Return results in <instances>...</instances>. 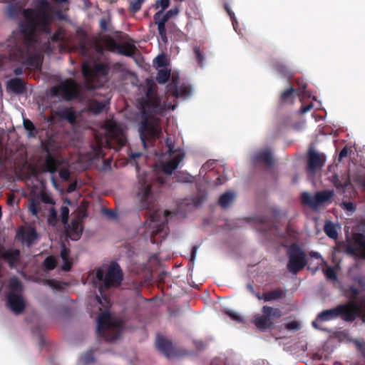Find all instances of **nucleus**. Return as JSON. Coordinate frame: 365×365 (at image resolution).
<instances>
[{"mask_svg":"<svg viewBox=\"0 0 365 365\" xmlns=\"http://www.w3.org/2000/svg\"><path fill=\"white\" fill-rule=\"evenodd\" d=\"M48 9V1L40 0L35 9L24 10V21L19 24V34L9 40V53L11 61L33 68H41L42 60L36 51V33L50 34Z\"/></svg>","mask_w":365,"mask_h":365,"instance_id":"1","label":"nucleus"},{"mask_svg":"<svg viewBox=\"0 0 365 365\" xmlns=\"http://www.w3.org/2000/svg\"><path fill=\"white\" fill-rule=\"evenodd\" d=\"M141 120L139 123L138 131L140 140L145 148L147 143L158 138L161 134V129L158 123H153L150 119L157 114H163L165 110L161 103V98L158 96L152 85L146 91V99L142 103Z\"/></svg>","mask_w":365,"mask_h":365,"instance_id":"2","label":"nucleus"},{"mask_svg":"<svg viewBox=\"0 0 365 365\" xmlns=\"http://www.w3.org/2000/svg\"><path fill=\"white\" fill-rule=\"evenodd\" d=\"M356 306L354 303L339 304L334 308L325 309L318 314L316 321L312 322V326L317 329L324 330L317 322H327L340 317L344 321L352 322L356 319Z\"/></svg>","mask_w":365,"mask_h":365,"instance_id":"3","label":"nucleus"},{"mask_svg":"<svg viewBox=\"0 0 365 365\" xmlns=\"http://www.w3.org/2000/svg\"><path fill=\"white\" fill-rule=\"evenodd\" d=\"M123 328V322L113 317L109 312H103L98 317L96 333L103 339L113 341L117 339Z\"/></svg>","mask_w":365,"mask_h":365,"instance_id":"4","label":"nucleus"},{"mask_svg":"<svg viewBox=\"0 0 365 365\" xmlns=\"http://www.w3.org/2000/svg\"><path fill=\"white\" fill-rule=\"evenodd\" d=\"M283 314L279 308L264 305L261 312L253 316L252 322L262 331L271 329Z\"/></svg>","mask_w":365,"mask_h":365,"instance_id":"5","label":"nucleus"},{"mask_svg":"<svg viewBox=\"0 0 365 365\" xmlns=\"http://www.w3.org/2000/svg\"><path fill=\"white\" fill-rule=\"evenodd\" d=\"M96 278L102 282L104 288L108 289L112 287H118L123 279V274L120 265L117 262H113L108 266L106 273L102 269H97Z\"/></svg>","mask_w":365,"mask_h":365,"instance_id":"6","label":"nucleus"},{"mask_svg":"<svg viewBox=\"0 0 365 365\" xmlns=\"http://www.w3.org/2000/svg\"><path fill=\"white\" fill-rule=\"evenodd\" d=\"M288 262L287 269L292 274H297L302 270L307 264L305 252L299 244L294 242L291 244L287 252Z\"/></svg>","mask_w":365,"mask_h":365,"instance_id":"7","label":"nucleus"},{"mask_svg":"<svg viewBox=\"0 0 365 365\" xmlns=\"http://www.w3.org/2000/svg\"><path fill=\"white\" fill-rule=\"evenodd\" d=\"M334 196V192L332 190L318 191L313 196L307 192H303L300 195V200L303 205L316 210L322 206L330 204Z\"/></svg>","mask_w":365,"mask_h":365,"instance_id":"8","label":"nucleus"},{"mask_svg":"<svg viewBox=\"0 0 365 365\" xmlns=\"http://www.w3.org/2000/svg\"><path fill=\"white\" fill-rule=\"evenodd\" d=\"M53 96H61L66 101H71L77 98L80 93V89L77 83L71 78L67 79L59 86H53L51 88Z\"/></svg>","mask_w":365,"mask_h":365,"instance_id":"9","label":"nucleus"},{"mask_svg":"<svg viewBox=\"0 0 365 365\" xmlns=\"http://www.w3.org/2000/svg\"><path fill=\"white\" fill-rule=\"evenodd\" d=\"M168 215H170V212L168 210H165L163 215H162L160 210L150 212L148 227L153 229L151 232L152 237L160 233H167V216Z\"/></svg>","mask_w":365,"mask_h":365,"instance_id":"10","label":"nucleus"},{"mask_svg":"<svg viewBox=\"0 0 365 365\" xmlns=\"http://www.w3.org/2000/svg\"><path fill=\"white\" fill-rule=\"evenodd\" d=\"M107 132L106 141L109 146L111 143H115L118 148H121L126 144L127 140L123 129L114 121H110L106 125Z\"/></svg>","mask_w":365,"mask_h":365,"instance_id":"11","label":"nucleus"},{"mask_svg":"<svg viewBox=\"0 0 365 365\" xmlns=\"http://www.w3.org/2000/svg\"><path fill=\"white\" fill-rule=\"evenodd\" d=\"M109 66L107 63L95 62L93 65L86 62L82 65V73L88 82H93L98 76H106Z\"/></svg>","mask_w":365,"mask_h":365,"instance_id":"12","label":"nucleus"},{"mask_svg":"<svg viewBox=\"0 0 365 365\" xmlns=\"http://www.w3.org/2000/svg\"><path fill=\"white\" fill-rule=\"evenodd\" d=\"M359 293V289L351 285L344 289V295L349 300L347 303L353 302L356 306V318L361 317L365 322V297H362L359 302H357Z\"/></svg>","mask_w":365,"mask_h":365,"instance_id":"13","label":"nucleus"},{"mask_svg":"<svg viewBox=\"0 0 365 365\" xmlns=\"http://www.w3.org/2000/svg\"><path fill=\"white\" fill-rule=\"evenodd\" d=\"M167 92L175 98H186L191 93V88L185 84L179 86V78L173 76L172 81L167 86Z\"/></svg>","mask_w":365,"mask_h":365,"instance_id":"14","label":"nucleus"},{"mask_svg":"<svg viewBox=\"0 0 365 365\" xmlns=\"http://www.w3.org/2000/svg\"><path fill=\"white\" fill-rule=\"evenodd\" d=\"M156 347L167 358H173L182 355L178 350H176L172 342L163 336L158 335L156 338Z\"/></svg>","mask_w":365,"mask_h":365,"instance_id":"15","label":"nucleus"},{"mask_svg":"<svg viewBox=\"0 0 365 365\" xmlns=\"http://www.w3.org/2000/svg\"><path fill=\"white\" fill-rule=\"evenodd\" d=\"M139 184L140 187L139 189L138 195L140 199L141 207L145 209H150V199L152 195L151 184L147 178H139Z\"/></svg>","mask_w":365,"mask_h":365,"instance_id":"16","label":"nucleus"},{"mask_svg":"<svg viewBox=\"0 0 365 365\" xmlns=\"http://www.w3.org/2000/svg\"><path fill=\"white\" fill-rule=\"evenodd\" d=\"M6 305L16 314L22 313L26 307L22 295L14 292H9L6 295Z\"/></svg>","mask_w":365,"mask_h":365,"instance_id":"17","label":"nucleus"},{"mask_svg":"<svg viewBox=\"0 0 365 365\" xmlns=\"http://www.w3.org/2000/svg\"><path fill=\"white\" fill-rule=\"evenodd\" d=\"M325 161L326 157L324 154H320L312 148L309 149L307 153V171L309 173L315 172L324 166Z\"/></svg>","mask_w":365,"mask_h":365,"instance_id":"18","label":"nucleus"},{"mask_svg":"<svg viewBox=\"0 0 365 365\" xmlns=\"http://www.w3.org/2000/svg\"><path fill=\"white\" fill-rule=\"evenodd\" d=\"M54 201L53 198L44 192H41L35 197L29 200V210L31 213H36V207L37 205H43V206H53Z\"/></svg>","mask_w":365,"mask_h":365,"instance_id":"19","label":"nucleus"},{"mask_svg":"<svg viewBox=\"0 0 365 365\" xmlns=\"http://www.w3.org/2000/svg\"><path fill=\"white\" fill-rule=\"evenodd\" d=\"M43 149L47 153L43 165V170L53 174L56 172L60 165L59 161L52 155L47 145L43 143Z\"/></svg>","mask_w":365,"mask_h":365,"instance_id":"20","label":"nucleus"},{"mask_svg":"<svg viewBox=\"0 0 365 365\" xmlns=\"http://www.w3.org/2000/svg\"><path fill=\"white\" fill-rule=\"evenodd\" d=\"M0 257L6 261L10 267H14L19 260L20 251L19 250H4L0 247Z\"/></svg>","mask_w":365,"mask_h":365,"instance_id":"21","label":"nucleus"},{"mask_svg":"<svg viewBox=\"0 0 365 365\" xmlns=\"http://www.w3.org/2000/svg\"><path fill=\"white\" fill-rule=\"evenodd\" d=\"M23 242L26 243L28 246L34 244L37 239L38 235L34 228H21L17 233Z\"/></svg>","mask_w":365,"mask_h":365,"instance_id":"22","label":"nucleus"},{"mask_svg":"<svg viewBox=\"0 0 365 365\" xmlns=\"http://www.w3.org/2000/svg\"><path fill=\"white\" fill-rule=\"evenodd\" d=\"M6 89L15 94H23L26 91L25 83L19 78H14L8 81Z\"/></svg>","mask_w":365,"mask_h":365,"instance_id":"23","label":"nucleus"},{"mask_svg":"<svg viewBox=\"0 0 365 365\" xmlns=\"http://www.w3.org/2000/svg\"><path fill=\"white\" fill-rule=\"evenodd\" d=\"M185 158V153H180L176 155L173 159L165 162L162 165V170L166 175H171Z\"/></svg>","mask_w":365,"mask_h":365,"instance_id":"24","label":"nucleus"},{"mask_svg":"<svg viewBox=\"0 0 365 365\" xmlns=\"http://www.w3.org/2000/svg\"><path fill=\"white\" fill-rule=\"evenodd\" d=\"M82 232V225L78 221H72L66 230L68 237L72 240H78L80 239Z\"/></svg>","mask_w":365,"mask_h":365,"instance_id":"25","label":"nucleus"},{"mask_svg":"<svg viewBox=\"0 0 365 365\" xmlns=\"http://www.w3.org/2000/svg\"><path fill=\"white\" fill-rule=\"evenodd\" d=\"M286 296V293L284 290L281 289H276L274 290L268 291L264 292L261 294V299L264 302H272L274 300H279L284 298Z\"/></svg>","mask_w":365,"mask_h":365,"instance_id":"26","label":"nucleus"},{"mask_svg":"<svg viewBox=\"0 0 365 365\" xmlns=\"http://www.w3.org/2000/svg\"><path fill=\"white\" fill-rule=\"evenodd\" d=\"M159 16L160 14H155L153 16V20L155 24L158 26V31L161 41L166 44L168 42L165 29L166 21L159 19Z\"/></svg>","mask_w":365,"mask_h":365,"instance_id":"27","label":"nucleus"},{"mask_svg":"<svg viewBox=\"0 0 365 365\" xmlns=\"http://www.w3.org/2000/svg\"><path fill=\"white\" fill-rule=\"evenodd\" d=\"M254 159L257 163H264L269 166L272 165V155L269 150L259 151L255 155Z\"/></svg>","mask_w":365,"mask_h":365,"instance_id":"28","label":"nucleus"},{"mask_svg":"<svg viewBox=\"0 0 365 365\" xmlns=\"http://www.w3.org/2000/svg\"><path fill=\"white\" fill-rule=\"evenodd\" d=\"M56 114L59 118L67 120L71 124L76 122V115L71 108H64L61 109L57 111Z\"/></svg>","mask_w":365,"mask_h":365,"instance_id":"29","label":"nucleus"},{"mask_svg":"<svg viewBox=\"0 0 365 365\" xmlns=\"http://www.w3.org/2000/svg\"><path fill=\"white\" fill-rule=\"evenodd\" d=\"M235 198V195L233 192H225L219 197L218 204L224 209L227 208L234 202Z\"/></svg>","mask_w":365,"mask_h":365,"instance_id":"30","label":"nucleus"},{"mask_svg":"<svg viewBox=\"0 0 365 365\" xmlns=\"http://www.w3.org/2000/svg\"><path fill=\"white\" fill-rule=\"evenodd\" d=\"M22 12L21 6L16 2H9L6 7V14L11 19L18 17Z\"/></svg>","mask_w":365,"mask_h":365,"instance_id":"31","label":"nucleus"},{"mask_svg":"<svg viewBox=\"0 0 365 365\" xmlns=\"http://www.w3.org/2000/svg\"><path fill=\"white\" fill-rule=\"evenodd\" d=\"M354 242L358 245L359 249V257L365 259V235L362 233H355L353 235Z\"/></svg>","mask_w":365,"mask_h":365,"instance_id":"32","label":"nucleus"},{"mask_svg":"<svg viewBox=\"0 0 365 365\" xmlns=\"http://www.w3.org/2000/svg\"><path fill=\"white\" fill-rule=\"evenodd\" d=\"M332 182L334 185L338 189L346 188L351 184L350 178L348 175L342 176L340 178L336 174L332 176Z\"/></svg>","mask_w":365,"mask_h":365,"instance_id":"33","label":"nucleus"},{"mask_svg":"<svg viewBox=\"0 0 365 365\" xmlns=\"http://www.w3.org/2000/svg\"><path fill=\"white\" fill-rule=\"evenodd\" d=\"M136 50V47L133 44L121 43L119 44L118 53L125 56H133Z\"/></svg>","mask_w":365,"mask_h":365,"instance_id":"34","label":"nucleus"},{"mask_svg":"<svg viewBox=\"0 0 365 365\" xmlns=\"http://www.w3.org/2000/svg\"><path fill=\"white\" fill-rule=\"evenodd\" d=\"M52 42H61L63 44L68 43L66 31L63 28H58L51 36Z\"/></svg>","mask_w":365,"mask_h":365,"instance_id":"35","label":"nucleus"},{"mask_svg":"<svg viewBox=\"0 0 365 365\" xmlns=\"http://www.w3.org/2000/svg\"><path fill=\"white\" fill-rule=\"evenodd\" d=\"M324 231L326 233V235L331 239L335 240L338 237V232L334 224L330 221L326 222L324 226Z\"/></svg>","mask_w":365,"mask_h":365,"instance_id":"36","label":"nucleus"},{"mask_svg":"<svg viewBox=\"0 0 365 365\" xmlns=\"http://www.w3.org/2000/svg\"><path fill=\"white\" fill-rule=\"evenodd\" d=\"M274 66L277 72L284 77L291 78L293 75L289 68L282 63L277 62Z\"/></svg>","mask_w":365,"mask_h":365,"instance_id":"37","label":"nucleus"},{"mask_svg":"<svg viewBox=\"0 0 365 365\" xmlns=\"http://www.w3.org/2000/svg\"><path fill=\"white\" fill-rule=\"evenodd\" d=\"M103 45L105 48L110 52L118 51L119 46V44L115 41V40L110 36L104 38Z\"/></svg>","mask_w":365,"mask_h":365,"instance_id":"38","label":"nucleus"},{"mask_svg":"<svg viewBox=\"0 0 365 365\" xmlns=\"http://www.w3.org/2000/svg\"><path fill=\"white\" fill-rule=\"evenodd\" d=\"M105 102L93 100L89 104V110L94 114L101 113L105 108Z\"/></svg>","mask_w":365,"mask_h":365,"instance_id":"39","label":"nucleus"},{"mask_svg":"<svg viewBox=\"0 0 365 365\" xmlns=\"http://www.w3.org/2000/svg\"><path fill=\"white\" fill-rule=\"evenodd\" d=\"M179 13V9L178 7H175L173 9H171L166 11L165 14L163 13V10H160L155 14H160L159 19L164 20L165 21H168L170 18L173 17L174 16L178 15Z\"/></svg>","mask_w":365,"mask_h":365,"instance_id":"40","label":"nucleus"},{"mask_svg":"<svg viewBox=\"0 0 365 365\" xmlns=\"http://www.w3.org/2000/svg\"><path fill=\"white\" fill-rule=\"evenodd\" d=\"M170 77V71L168 69L159 70L156 76V81L160 84L165 83Z\"/></svg>","mask_w":365,"mask_h":365,"instance_id":"41","label":"nucleus"},{"mask_svg":"<svg viewBox=\"0 0 365 365\" xmlns=\"http://www.w3.org/2000/svg\"><path fill=\"white\" fill-rule=\"evenodd\" d=\"M24 127L28 131L29 137H36L37 135V130L34 124L29 119L24 120Z\"/></svg>","mask_w":365,"mask_h":365,"instance_id":"42","label":"nucleus"},{"mask_svg":"<svg viewBox=\"0 0 365 365\" xmlns=\"http://www.w3.org/2000/svg\"><path fill=\"white\" fill-rule=\"evenodd\" d=\"M47 217L48 223L51 225H56L58 222L57 212L53 206L49 207V211L46 215Z\"/></svg>","mask_w":365,"mask_h":365,"instance_id":"43","label":"nucleus"},{"mask_svg":"<svg viewBox=\"0 0 365 365\" xmlns=\"http://www.w3.org/2000/svg\"><path fill=\"white\" fill-rule=\"evenodd\" d=\"M296 90L292 87H290L288 89L283 91L280 95L281 102L286 103L291 101L293 98V96Z\"/></svg>","mask_w":365,"mask_h":365,"instance_id":"44","label":"nucleus"},{"mask_svg":"<svg viewBox=\"0 0 365 365\" xmlns=\"http://www.w3.org/2000/svg\"><path fill=\"white\" fill-rule=\"evenodd\" d=\"M43 266L47 270H53L56 267V259L53 256L47 257L43 261Z\"/></svg>","mask_w":365,"mask_h":365,"instance_id":"45","label":"nucleus"},{"mask_svg":"<svg viewBox=\"0 0 365 365\" xmlns=\"http://www.w3.org/2000/svg\"><path fill=\"white\" fill-rule=\"evenodd\" d=\"M145 0H133L130 2V11L136 13L140 10L142 4Z\"/></svg>","mask_w":365,"mask_h":365,"instance_id":"46","label":"nucleus"},{"mask_svg":"<svg viewBox=\"0 0 365 365\" xmlns=\"http://www.w3.org/2000/svg\"><path fill=\"white\" fill-rule=\"evenodd\" d=\"M36 212L31 213L34 216H43L45 217L49 211V205L43 206V205H37L36 207Z\"/></svg>","mask_w":365,"mask_h":365,"instance_id":"47","label":"nucleus"},{"mask_svg":"<svg viewBox=\"0 0 365 365\" xmlns=\"http://www.w3.org/2000/svg\"><path fill=\"white\" fill-rule=\"evenodd\" d=\"M81 361L84 364H90L94 361V354L92 350L87 351L81 356Z\"/></svg>","mask_w":365,"mask_h":365,"instance_id":"48","label":"nucleus"},{"mask_svg":"<svg viewBox=\"0 0 365 365\" xmlns=\"http://www.w3.org/2000/svg\"><path fill=\"white\" fill-rule=\"evenodd\" d=\"M323 272L324 275L328 279L331 280H336L337 278L336 274L331 267H327L326 268L323 269Z\"/></svg>","mask_w":365,"mask_h":365,"instance_id":"49","label":"nucleus"},{"mask_svg":"<svg viewBox=\"0 0 365 365\" xmlns=\"http://www.w3.org/2000/svg\"><path fill=\"white\" fill-rule=\"evenodd\" d=\"M10 288L11 289V292L16 291L18 292H21L22 286L19 280L17 279H12L10 282Z\"/></svg>","mask_w":365,"mask_h":365,"instance_id":"50","label":"nucleus"},{"mask_svg":"<svg viewBox=\"0 0 365 365\" xmlns=\"http://www.w3.org/2000/svg\"><path fill=\"white\" fill-rule=\"evenodd\" d=\"M44 284L49 286L50 287L56 289H62L63 287L61 282L56 279H47L44 282Z\"/></svg>","mask_w":365,"mask_h":365,"instance_id":"51","label":"nucleus"},{"mask_svg":"<svg viewBox=\"0 0 365 365\" xmlns=\"http://www.w3.org/2000/svg\"><path fill=\"white\" fill-rule=\"evenodd\" d=\"M61 221L63 223H66L69 215V209L66 206H61L60 209Z\"/></svg>","mask_w":365,"mask_h":365,"instance_id":"52","label":"nucleus"},{"mask_svg":"<svg viewBox=\"0 0 365 365\" xmlns=\"http://www.w3.org/2000/svg\"><path fill=\"white\" fill-rule=\"evenodd\" d=\"M193 51L197 63L202 66L205 58L202 53H201L200 48L196 46L194 48Z\"/></svg>","mask_w":365,"mask_h":365,"instance_id":"53","label":"nucleus"},{"mask_svg":"<svg viewBox=\"0 0 365 365\" xmlns=\"http://www.w3.org/2000/svg\"><path fill=\"white\" fill-rule=\"evenodd\" d=\"M206 199V195L205 193H198L194 198H193V203L195 205H200L201 203H202Z\"/></svg>","mask_w":365,"mask_h":365,"instance_id":"54","label":"nucleus"},{"mask_svg":"<svg viewBox=\"0 0 365 365\" xmlns=\"http://www.w3.org/2000/svg\"><path fill=\"white\" fill-rule=\"evenodd\" d=\"M165 145L168 148V153L170 155L174 154L175 153V146L173 143L172 139L170 137L166 138L165 139Z\"/></svg>","mask_w":365,"mask_h":365,"instance_id":"55","label":"nucleus"},{"mask_svg":"<svg viewBox=\"0 0 365 365\" xmlns=\"http://www.w3.org/2000/svg\"><path fill=\"white\" fill-rule=\"evenodd\" d=\"M285 328L288 330H299L300 329V324L297 321H292L285 324Z\"/></svg>","mask_w":365,"mask_h":365,"instance_id":"56","label":"nucleus"},{"mask_svg":"<svg viewBox=\"0 0 365 365\" xmlns=\"http://www.w3.org/2000/svg\"><path fill=\"white\" fill-rule=\"evenodd\" d=\"M169 0H157L155 6L156 9L161 7L163 11L169 6Z\"/></svg>","mask_w":365,"mask_h":365,"instance_id":"57","label":"nucleus"},{"mask_svg":"<svg viewBox=\"0 0 365 365\" xmlns=\"http://www.w3.org/2000/svg\"><path fill=\"white\" fill-rule=\"evenodd\" d=\"M58 175H59V177L63 181L68 180V179L70 178V172L66 168H63V169L60 170V171L58 172Z\"/></svg>","mask_w":365,"mask_h":365,"instance_id":"58","label":"nucleus"},{"mask_svg":"<svg viewBox=\"0 0 365 365\" xmlns=\"http://www.w3.org/2000/svg\"><path fill=\"white\" fill-rule=\"evenodd\" d=\"M155 63L159 67L165 66L167 64L166 58L164 55H159L155 58Z\"/></svg>","mask_w":365,"mask_h":365,"instance_id":"59","label":"nucleus"},{"mask_svg":"<svg viewBox=\"0 0 365 365\" xmlns=\"http://www.w3.org/2000/svg\"><path fill=\"white\" fill-rule=\"evenodd\" d=\"M246 288L252 294L254 295L256 298H257L259 300H261V294H259V292H256L254 289V287L251 284H247L246 285Z\"/></svg>","mask_w":365,"mask_h":365,"instance_id":"60","label":"nucleus"},{"mask_svg":"<svg viewBox=\"0 0 365 365\" xmlns=\"http://www.w3.org/2000/svg\"><path fill=\"white\" fill-rule=\"evenodd\" d=\"M346 252L351 255L356 256L358 255V253L359 254V249L349 245L346 248Z\"/></svg>","mask_w":365,"mask_h":365,"instance_id":"61","label":"nucleus"},{"mask_svg":"<svg viewBox=\"0 0 365 365\" xmlns=\"http://www.w3.org/2000/svg\"><path fill=\"white\" fill-rule=\"evenodd\" d=\"M69 254H70L69 249L66 248V247H63V248L61 250V259L63 260L69 259Z\"/></svg>","mask_w":365,"mask_h":365,"instance_id":"62","label":"nucleus"},{"mask_svg":"<svg viewBox=\"0 0 365 365\" xmlns=\"http://www.w3.org/2000/svg\"><path fill=\"white\" fill-rule=\"evenodd\" d=\"M309 256L312 258H315V259H319L320 262L319 264H326L325 261L324 260V259L322 258L321 255L317 252H314V251L310 252Z\"/></svg>","mask_w":365,"mask_h":365,"instance_id":"63","label":"nucleus"},{"mask_svg":"<svg viewBox=\"0 0 365 365\" xmlns=\"http://www.w3.org/2000/svg\"><path fill=\"white\" fill-rule=\"evenodd\" d=\"M103 213L106 215L109 219H115L117 217V214L115 211L110 209H105L103 210Z\"/></svg>","mask_w":365,"mask_h":365,"instance_id":"64","label":"nucleus"}]
</instances>
